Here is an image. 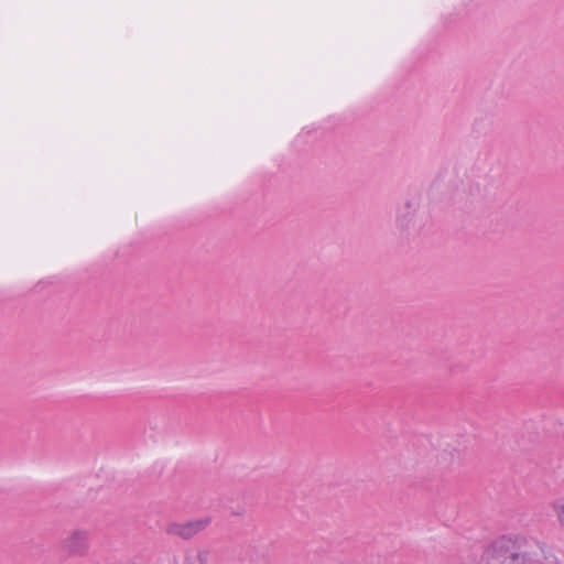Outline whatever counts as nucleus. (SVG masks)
<instances>
[{
  "instance_id": "nucleus-1",
  "label": "nucleus",
  "mask_w": 564,
  "mask_h": 564,
  "mask_svg": "<svg viewBox=\"0 0 564 564\" xmlns=\"http://www.w3.org/2000/svg\"><path fill=\"white\" fill-rule=\"evenodd\" d=\"M488 564H555L556 558L547 554L543 545L529 546L521 538L501 536L486 551Z\"/></svg>"
},
{
  "instance_id": "nucleus-2",
  "label": "nucleus",
  "mask_w": 564,
  "mask_h": 564,
  "mask_svg": "<svg viewBox=\"0 0 564 564\" xmlns=\"http://www.w3.org/2000/svg\"><path fill=\"white\" fill-rule=\"evenodd\" d=\"M63 547L70 554L83 556L88 550V531L75 530L64 541Z\"/></svg>"
},
{
  "instance_id": "nucleus-3",
  "label": "nucleus",
  "mask_w": 564,
  "mask_h": 564,
  "mask_svg": "<svg viewBox=\"0 0 564 564\" xmlns=\"http://www.w3.org/2000/svg\"><path fill=\"white\" fill-rule=\"evenodd\" d=\"M208 520H196L184 524L172 523L167 527L169 534L178 535L184 540H188L206 528Z\"/></svg>"
},
{
  "instance_id": "nucleus-4",
  "label": "nucleus",
  "mask_w": 564,
  "mask_h": 564,
  "mask_svg": "<svg viewBox=\"0 0 564 564\" xmlns=\"http://www.w3.org/2000/svg\"><path fill=\"white\" fill-rule=\"evenodd\" d=\"M416 207L412 202H406L398 213V224L402 229H409L413 220Z\"/></svg>"
},
{
  "instance_id": "nucleus-5",
  "label": "nucleus",
  "mask_w": 564,
  "mask_h": 564,
  "mask_svg": "<svg viewBox=\"0 0 564 564\" xmlns=\"http://www.w3.org/2000/svg\"><path fill=\"white\" fill-rule=\"evenodd\" d=\"M208 560V552L194 551L186 555L185 564H206Z\"/></svg>"
},
{
  "instance_id": "nucleus-6",
  "label": "nucleus",
  "mask_w": 564,
  "mask_h": 564,
  "mask_svg": "<svg viewBox=\"0 0 564 564\" xmlns=\"http://www.w3.org/2000/svg\"><path fill=\"white\" fill-rule=\"evenodd\" d=\"M554 509L556 511L557 519L562 525H564V499L555 503Z\"/></svg>"
}]
</instances>
